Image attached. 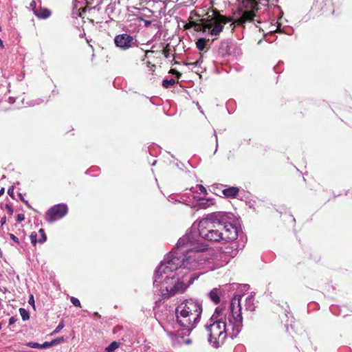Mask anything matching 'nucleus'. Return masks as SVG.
<instances>
[{"label":"nucleus","mask_w":352,"mask_h":352,"mask_svg":"<svg viewBox=\"0 0 352 352\" xmlns=\"http://www.w3.org/2000/svg\"><path fill=\"white\" fill-rule=\"evenodd\" d=\"M175 84V80L173 78L164 79L162 81V86L164 88H169Z\"/></svg>","instance_id":"obj_20"},{"label":"nucleus","mask_w":352,"mask_h":352,"mask_svg":"<svg viewBox=\"0 0 352 352\" xmlns=\"http://www.w3.org/2000/svg\"><path fill=\"white\" fill-rule=\"evenodd\" d=\"M25 219V215L23 214H19L16 217V221L20 223Z\"/></svg>","instance_id":"obj_34"},{"label":"nucleus","mask_w":352,"mask_h":352,"mask_svg":"<svg viewBox=\"0 0 352 352\" xmlns=\"http://www.w3.org/2000/svg\"><path fill=\"white\" fill-rule=\"evenodd\" d=\"M9 236L10 238L13 241H14L16 243L19 244V239L13 234H9Z\"/></svg>","instance_id":"obj_35"},{"label":"nucleus","mask_w":352,"mask_h":352,"mask_svg":"<svg viewBox=\"0 0 352 352\" xmlns=\"http://www.w3.org/2000/svg\"><path fill=\"white\" fill-rule=\"evenodd\" d=\"M19 313L23 321H26L30 318L29 312L24 308L19 309Z\"/></svg>","instance_id":"obj_21"},{"label":"nucleus","mask_w":352,"mask_h":352,"mask_svg":"<svg viewBox=\"0 0 352 352\" xmlns=\"http://www.w3.org/2000/svg\"><path fill=\"white\" fill-rule=\"evenodd\" d=\"M19 196L21 201H23L29 208H32L28 201L24 199L21 193H19Z\"/></svg>","instance_id":"obj_31"},{"label":"nucleus","mask_w":352,"mask_h":352,"mask_svg":"<svg viewBox=\"0 0 352 352\" xmlns=\"http://www.w3.org/2000/svg\"><path fill=\"white\" fill-rule=\"evenodd\" d=\"M43 102V100H41V99H37V100H36L35 101H32V102H30V105H32V106H34V105H36V104H41Z\"/></svg>","instance_id":"obj_36"},{"label":"nucleus","mask_w":352,"mask_h":352,"mask_svg":"<svg viewBox=\"0 0 352 352\" xmlns=\"http://www.w3.org/2000/svg\"><path fill=\"white\" fill-rule=\"evenodd\" d=\"M64 327V324L63 322H60L58 324V325L56 327V329L54 330V331L52 332V335L53 334H56L58 333Z\"/></svg>","instance_id":"obj_27"},{"label":"nucleus","mask_w":352,"mask_h":352,"mask_svg":"<svg viewBox=\"0 0 352 352\" xmlns=\"http://www.w3.org/2000/svg\"><path fill=\"white\" fill-rule=\"evenodd\" d=\"M8 194L11 196L12 197H14V187L13 186H10L8 189Z\"/></svg>","instance_id":"obj_37"},{"label":"nucleus","mask_w":352,"mask_h":352,"mask_svg":"<svg viewBox=\"0 0 352 352\" xmlns=\"http://www.w3.org/2000/svg\"><path fill=\"white\" fill-rule=\"evenodd\" d=\"M114 43L116 47L122 50H127L130 48L138 47L137 39L126 33L118 34L114 38Z\"/></svg>","instance_id":"obj_7"},{"label":"nucleus","mask_w":352,"mask_h":352,"mask_svg":"<svg viewBox=\"0 0 352 352\" xmlns=\"http://www.w3.org/2000/svg\"><path fill=\"white\" fill-rule=\"evenodd\" d=\"M231 45L227 41H223L220 43L218 52L222 56L231 54Z\"/></svg>","instance_id":"obj_10"},{"label":"nucleus","mask_w":352,"mask_h":352,"mask_svg":"<svg viewBox=\"0 0 352 352\" xmlns=\"http://www.w3.org/2000/svg\"><path fill=\"white\" fill-rule=\"evenodd\" d=\"M38 232L39 234H41V238L38 240V242L40 243H43L46 241L47 240V236L45 233V231L43 228H41L39 230H38Z\"/></svg>","instance_id":"obj_22"},{"label":"nucleus","mask_w":352,"mask_h":352,"mask_svg":"<svg viewBox=\"0 0 352 352\" xmlns=\"http://www.w3.org/2000/svg\"><path fill=\"white\" fill-rule=\"evenodd\" d=\"M168 335L170 337H173V336H175V333L173 332H168Z\"/></svg>","instance_id":"obj_42"},{"label":"nucleus","mask_w":352,"mask_h":352,"mask_svg":"<svg viewBox=\"0 0 352 352\" xmlns=\"http://www.w3.org/2000/svg\"><path fill=\"white\" fill-rule=\"evenodd\" d=\"M240 295H234L228 309L217 307L210 318V324H206L208 341L214 348L223 344L227 336L232 339L237 337L243 328Z\"/></svg>","instance_id":"obj_2"},{"label":"nucleus","mask_w":352,"mask_h":352,"mask_svg":"<svg viewBox=\"0 0 352 352\" xmlns=\"http://www.w3.org/2000/svg\"><path fill=\"white\" fill-rule=\"evenodd\" d=\"M120 346V343L118 342H112L108 346H107L103 352H114Z\"/></svg>","instance_id":"obj_17"},{"label":"nucleus","mask_w":352,"mask_h":352,"mask_svg":"<svg viewBox=\"0 0 352 352\" xmlns=\"http://www.w3.org/2000/svg\"><path fill=\"white\" fill-rule=\"evenodd\" d=\"M30 6L31 9L32 10L34 14H35V11H38V8H36V3L35 1H32Z\"/></svg>","instance_id":"obj_32"},{"label":"nucleus","mask_w":352,"mask_h":352,"mask_svg":"<svg viewBox=\"0 0 352 352\" xmlns=\"http://www.w3.org/2000/svg\"><path fill=\"white\" fill-rule=\"evenodd\" d=\"M206 40L204 38H200L196 42L197 48L199 51H203L206 47Z\"/></svg>","instance_id":"obj_18"},{"label":"nucleus","mask_w":352,"mask_h":352,"mask_svg":"<svg viewBox=\"0 0 352 352\" xmlns=\"http://www.w3.org/2000/svg\"><path fill=\"white\" fill-rule=\"evenodd\" d=\"M3 45V41L0 38V46H2Z\"/></svg>","instance_id":"obj_45"},{"label":"nucleus","mask_w":352,"mask_h":352,"mask_svg":"<svg viewBox=\"0 0 352 352\" xmlns=\"http://www.w3.org/2000/svg\"><path fill=\"white\" fill-rule=\"evenodd\" d=\"M155 271L153 285L162 295L169 298L183 292L199 276H188L186 270L199 269L209 259L206 245L199 243L197 232L187 231Z\"/></svg>","instance_id":"obj_1"},{"label":"nucleus","mask_w":352,"mask_h":352,"mask_svg":"<svg viewBox=\"0 0 352 352\" xmlns=\"http://www.w3.org/2000/svg\"><path fill=\"white\" fill-rule=\"evenodd\" d=\"M239 188L237 187H229L223 190V195L228 198H234L239 193Z\"/></svg>","instance_id":"obj_12"},{"label":"nucleus","mask_w":352,"mask_h":352,"mask_svg":"<svg viewBox=\"0 0 352 352\" xmlns=\"http://www.w3.org/2000/svg\"><path fill=\"white\" fill-rule=\"evenodd\" d=\"M31 302H34V299H32L30 300H29V302L30 303Z\"/></svg>","instance_id":"obj_47"},{"label":"nucleus","mask_w":352,"mask_h":352,"mask_svg":"<svg viewBox=\"0 0 352 352\" xmlns=\"http://www.w3.org/2000/svg\"><path fill=\"white\" fill-rule=\"evenodd\" d=\"M170 72L172 74H175L177 78H179L182 76V74L175 69H171Z\"/></svg>","instance_id":"obj_38"},{"label":"nucleus","mask_w":352,"mask_h":352,"mask_svg":"<svg viewBox=\"0 0 352 352\" xmlns=\"http://www.w3.org/2000/svg\"><path fill=\"white\" fill-rule=\"evenodd\" d=\"M38 10L35 11V15L40 19H47L51 14L50 11L47 8H39Z\"/></svg>","instance_id":"obj_14"},{"label":"nucleus","mask_w":352,"mask_h":352,"mask_svg":"<svg viewBox=\"0 0 352 352\" xmlns=\"http://www.w3.org/2000/svg\"><path fill=\"white\" fill-rule=\"evenodd\" d=\"M228 214L225 212L224 223L222 224L221 233L223 241L228 242L235 241L239 235L238 228L232 223L228 221Z\"/></svg>","instance_id":"obj_5"},{"label":"nucleus","mask_w":352,"mask_h":352,"mask_svg":"<svg viewBox=\"0 0 352 352\" xmlns=\"http://www.w3.org/2000/svg\"><path fill=\"white\" fill-rule=\"evenodd\" d=\"M256 14L254 13V10H244L242 12L239 22L240 23L243 24L246 22H250L254 21V17Z\"/></svg>","instance_id":"obj_9"},{"label":"nucleus","mask_w":352,"mask_h":352,"mask_svg":"<svg viewBox=\"0 0 352 352\" xmlns=\"http://www.w3.org/2000/svg\"><path fill=\"white\" fill-rule=\"evenodd\" d=\"M31 302H34V299H32L30 300H29V302L30 303Z\"/></svg>","instance_id":"obj_46"},{"label":"nucleus","mask_w":352,"mask_h":352,"mask_svg":"<svg viewBox=\"0 0 352 352\" xmlns=\"http://www.w3.org/2000/svg\"><path fill=\"white\" fill-rule=\"evenodd\" d=\"M202 63H203V60L201 58H200L199 59H198L197 61H195L194 63H186V65L188 66L189 69H192L194 67H200Z\"/></svg>","instance_id":"obj_19"},{"label":"nucleus","mask_w":352,"mask_h":352,"mask_svg":"<svg viewBox=\"0 0 352 352\" xmlns=\"http://www.w3.org/2000/svg\"><path fill=\"white\" fill-rule=\"evenodd\" d=\"M17 320V318H16L15 317H11L10 319H9V324L10 325H12L13 324H14Z\"/></svg>","instance_id":"obj_39"},{"label":"nucleus","mask_w":352,"mask_h":352,"mask_svg":"<svg viewBox=\"0 0 352 352\" xmlns=\"http://www.w3.org/2000/svg\"><path fill=\"white\" fill-rule=\"evenodd\" d=\"M53 346L52 342H45L43 344H40V349H47Z\"/></svg>","instance_id":"obj_30"},{"label":"nucleus","mask_w":352,"mask_h":352,"mask_svg":"<svg viewBox=\"0 0 352 352\" xmlns=\"http://www.w3.org/2000/svg\"><path fill=\"white\" fill-rule=\"evenodd\" d=\"M230 22V20L225 16L219 14L214 18V26L210 30V34L218 35L223 30V25Z\"/></svg>","instance_id":"obj_8"},{"label":"nucleus","mask_w":352,"mask_h":352,"mask_svg":"<svg viewBox=\"0 0 352 352\" xmlns=\"http://www.w3.org/2000/svg\"><path fill=\"white\" fill-rule=\"evenodd\" d=\"M199 202L198 203L197 206L199 208H207L210 207V206L213 205V201L210 199H199Z\"/></svg>","instance_id":"obj_15"},{"label":"nucleus","mask_w":352,"mask_h":352,"mask_svg":"<svg viewBox=\"0 0 352 352\" xmlns=\"http://www.w3.org/2000/svg\"><path fill=\"white\" fill-rule=\"evenodd\" d=\"M245 309L253 311L256 309L254 304V296L252 294L249 295L245 299Z\"/></svg>","instance_id":"obj_13"},{"label":"nucleus","mask_w":352,"mask_h":352,"mask_svg":"<svg viewBox=\"0 0 352 352\" xmlns=\"http://www.w3.org/2000/svg\"><path fill=\"white\" fill-rule=\"evenodd\" d=\"M27 346H28L30 348L40 349V344L34 342H29L28 343H27Z\"/></svg>","instance_id":"obj_28"},{"label":"nucleus","mask_w":352,"mask_h":352,"mask_svg":"<svg viewBox=\"0 0 352 352\" xmlns=\"http://www.w3.org/2000/svg\"><path fill=\"white\" fill-rule=\"evenodd\" d=\"M68 212V207L65 204H58L50 208L46 212V220L53 223L63 218Z\"/></svg>","instance_id":"obj_6"},{"label":"nucleus","mask_w":352,"mask_h":352,"mask_svg":"<svg viewBox=\"0 0 352 352\" xmlns=\"http://www.w3.org/2000/svg\"><path fill=\"white\" fill-rule=\"evenodd\" d=\"M70 301L72 303V305L75 307H80L81 306L80 300L75 297H71Z\"/></svg>","instance_id":"obj_26"},{"label":"nucleus","mask_w":352,"mask_h":352,"mask_svg":"<svg viewBox=\"0 0 352 352\" xmlns=\"http://www.w3.org/2000/svg\"><path fill=\"white\" fill-rule=\"evenodd\" d=\"M225 212H216L208 214L206 217L202 219L197 228L194 226L190 228L197 232V236L199 238V243L201 242V239L212 242L223 241L222 238V224L224 223Z\"/></svg>","instance_id":"obj_4"},{"label":"nucleus","mask_w":352,"mask_h":352,"mask_svg":"<svg viewBox=\"0 0 352 352\" xmlns=\"http://www.w3.org/2000/svg\"><path fill=\"white\" fill-rule=\"evenodd\" d=\"M239 287V284L232 283V284H229L228 285H226L224 289L229 290V291H235V290L238 289Z\"/></svg>","instance_id":"obj_23"},{"label":"nucleus","mask_w":352,"mask_h":352,"mask_svg":"<svg viewBox=\"0 0 352 352\" xmlns=\"http://www.w3.org/2000/svg\"><path fill=\"white\" fill-rule=\"evenodd\" d=\"M4 193V188H2L1 190H0V196L2 195Z\"/></svg>","instance_id":"obj_43"},{"label":"nucleus","mask_w":352,"mask_h":352,"mask_svg":"<svg viewBox=\"0 0 352 352\" xmlns=\"http://www.w3.org/2000/svg\"><path fill=\"white\" fill-rule=\"evenodd\" d=\"M155 163H156V161H155V162L152 164V165H153V166H154V165L155 164Z\"/></svg>","instance_id":"obj_51"},{"label":"nucleus","mask_w":352,"mask_h":352,"mask_svg":"<svg viewBox=\"0 0 352 352\" xmlns=\"http://www.w3.org/2000/svg\"><path fill=\"white\" fill-rule=\"evenodd\" d=\"M214 135L215 137V140H216V148H215V151H214V153H215L217 151V148H218V138H217V135L215 131H214Z\"/></svg>","instance_id":"obj_40"},{"label":"nucleus","mask_w":352,"mask_h":352,"mask_svg":"<svg viewBox=\"0 0 352 352\" xmlns=\"http://www.w3.org/2000/svg\"><path fill=\"white\" fill-rule=\"evenodd\" d=\"M63 341H64L63 337H59V338L52 340L51 342H52V346H54V345H56V344L63 342Z\"/></svg>","instance_id":"obj_29"},{"label":"nucleus","mask_w":352,"mask_h":352,"mask_svg":"<svg viewBox=\"0 0 352 352\" xmlns=\"http://www.w3.org/2000/svg\"><path fill=\"white\" fill-rule=\"evenodd\" d=\"M30 238L31 243L33 245H36V243L38 242L36 232H32L30 234Z\"/></svg>","instance_id":"obj_25"},{"label":"nucleus","mask_w":352,"mask_h":352,"mask_svg":"<svg viewBox=\"0 0 352 352\" xmlns=\"http://www.w3.org/2000/svg\"><path fill=\"white\" fill-rule=\"evenodd\" d=\"M322 3H324V7H322L321 10L324 13H327L329 11L331 13L334 12V10L331 11V9L333 6V3L331 0H323Z\"/></svg>","instance_id":"obj_16"},{"label":"nucleus","mask_w":352,"mask_h":352,"mask_svg":"<svg viewBox=\"0 0 352 352\" xmlns=\"http://www.w3.org/2000/svg\"><path fill=\"white\" fill-rule=\"evenodd\" d=\"M31 302H34V299H32L30 300H29V302L30 303Z\"/></svg>","instance_id":"obj_49"},{"label":"nucleus","mask_w":352,"mask_h":352,"mask_svg":"<svg viewBox=\"0 0 352 352\" xmlns=\"http://www.w3.org/2000/svg\"><path fill=\"white\" fill-rule=\"evenodd\" d=\"M31 302H34V299H32L30 300H29V302L30 303Z\"/></svg>","instance_id":"obj_48"},{"label":"nucleus","mask_w":352,"mask_h":352,"mask_svg":"<svg viewBox=\"0 0 352 352\" xmlns=\"http://www.w3.org/2000/svg\"><path fill=\"white\" fill-rule=\"evenodd\" d=\"M1 328H2V324L0 323V330L1 329Z\"/></svg>","instance_id":"obj_50"},{"label":"nucleus","mask_w":352,"mask_h":352,"mask_svg":"<svg viewBox=\"0 0 352 352\" xmlns=\"http://www.w3.org/2000/svg\"><path fill=\"white\" fill-rule=\"evenodd\" d=\"M1 223L2 225L6 223V217H3V218L1 219Z\"/></svg>","instance_id":"obj_41"},{"label":"nucleus","mask_w":352,"mask_h":352,"mask_svg":"<svg viewBox=\"0 0 352 352\" xmlns=\"http://www.w3.org/2000/svg\"><path fill=\"white\" fill-rule=\"evenodd\" d=\"M5 208L6 210L8 211V212L10 214H12L13 212H14V209L12 208V206L10 204H6V206H5Z\"/></svg>","instance_id":"obj_33"},{"label":"nucleus","mask_w":352,"mask_h":352,"mask_svg":"<svg viewBox=\"0 0 352 352\" xmlns=\"http://www.w3.org/2000/svg\"><path fill=\"white\" fill-rule=\"evenodd\" d=\"M221 293L220 289L214 288L208 294V296L210 300L217 305L220 302Z\"/></svg>","instance_id":"obj_11"},{"label":"nucleus","mask_w":352,"mask_h":352,"mask_svg":"<svg viewBox=\"0 0 352 352\" xmlns=\"http://www.w3.org/2000/svg\"><path fill=\"white\" fill-rule=\"evenodd\" d=\"M87 174H90L91 175H94V174H91V171H90V170L87 171Z\"/></svg>","instance_id":"obj_44"},{"label":"nucleus","mask_w":352,"mask_h":352,"mask_svg":"<svg viewBox=\"0 0 352 352\" xmlns=\"http://www.w3.org/2000/svg\"><path fill=\"white\" fill-rule=\"evenodd\" d=\"M195 188H198V189H199V193H201V194H204V193H206V188H205V187H204V186H203L202 185H197V186H196L195 188L192 187V188H190V190H191L192 192H197V191L195 190Z\"/></svg>","instance_id":"obj_24"},{"label":"nucleus","mask_w":352,"mask_h":352,"mask_svg":"<svg viewBox=\"0 0 352 352\" xmlns=\"http://www.w3.org/2000/svg\"><path fill=\"white\" fill-rule=\"evenodd\" d=\"M202 302L196 298H186L175 309L178 324L182 327L177 335L181 338L189 336L199 322L202 313Z\"/></svg>","instance_id":"obj_3"}]
</instances>
